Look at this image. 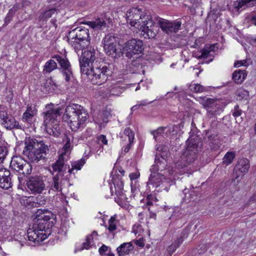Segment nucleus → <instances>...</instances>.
Masks as SVG:
<instances>
[{"label": "nucleus", "mask_w": 256, "mask_h": 256, "mask_svg": "<svg viewBox=\"0 0 256 256\" xmlns=\"http://www.w3.org/2000/svg\"><path fill=\"white\" fill-rule=\"evenodd\" d=\"M115 189H116V194L120 196L122 194V190H124V183L122 182H120L119 184H117L116 186L114 184Z\"/></svg>", "instance_id": "8fccbe9b"}, {"label": "nucleus", "mask_w": 256, "mask_h": 256, "mask_svg": "<svg viewBox=\"0 0 256 256\" xmlns=\"http://www.w3.org/2000/svg\"><path fill=\"white\" fill-rule=\"evenodd\" d=\"M126 16L127 22L140 32L145 38H153L156 36L158 27L148 12L138 8H132L127 11Z\"/></svg>", "instance_id": "f03ea898"}, {"label": "nucleus", "mask_w": 256, "mask_h": 256, "mask_svg": "<svg viewBox=\"0 0 256 256\" xmlns=\"http://www.w3.org/2000/svg\"><path fill=\"white\" fill-rule=\"evenodd\" d=\"M36 112L37 110L34 107L28 106L22 117V121L27 124L28 127L32 124V118L36 115Z\"/></svg>", "instance_id": "5701e85b"}, {"label": "nucleus", "mask_w": 256, "mask_h": 256, "mask_svg": "<svg viewBox=\"0 0 256 256\" xmlns=\"http://www.w3.org/2000/svg\"><path fill=\"white\" fill-rule=\"evenodd\" d=\"M88 117L87 111L81 106L76 104L66 107L62 118L68 123L72 130L76 131L84 126Z\"/></svg>", "instance_id": "7ed1b4c3"}, {"label": "nucleus", "mask_w": 256, "mask_h": 256, "mask_svg": "<svg viewBox=\"0 0 256 256\" xmlns=\"http://www.w3.org/2000/svg\"><path fill=\"white\" fill-rule=\"evenodd\" d=\"M26 184L28 188L34 194H41L45 190L44 181L42 177L39 176L30 177Z\"/></svg>", "instance_id": "2eb2a0df"}, {"label": "nucleus", "mask_w": 256, "mask_h": 256, "mask_svg": "<svg viewBox=\"0 0 256 256\" xmlns=\"http://www.w3.org/2000/svg\"><path fill=\"white\" fill-rule=\"evenodd\" d=\"M72 46L75 50V51L78 54L79 51L82 50V52L84 51L85 49L84 48L88 44H86L85 43L83 42H80L78 40H75L74 42H72Z\"/></svg>", "instance_id": "c9c22d12"}, {"label": "nucleus", "mask_w": 256, "mask_h": 256, "mask_svg": "<svg viewBox=\"0 0 256 256\" xmlns=\"http://www.w3.org/2000/svg\"><path fill=\"white\" fill-rule=\"evenodd\" d=\"M117 38L114 34H108L103 38L104 49L105 52L108 56L115 57L118 55L116 48Z\"/></svg>", "instance_id": "4468645a"}, {"label": "nucleus", "mask_w": 256, "mask_h": 256, "mask_svg": "<svg viewBox=\"0 0 256 256\" xmlns=\"http://www.w3.org/2000/svg\"><path fill=\"white\" fill-rule=\"evenodd\" d=\"M18 10V6H14L10 10V12H14V13Z\"/></svg>", "instance_id": "338daca9"}, {"label": "nucleus", "mask_w": 256, "mask_h": 256, "mask_svg": "<svg viewBox=\"0 0 256 256\" xmlns=\"http://www.w3.org/2000/svg\"><path fill=\"white\" fill-rule=\"evenodd\" d=\"M38 221H41L44 223H46L50 226H52L54 224V215L48 210H40L38 212Z\"/></svg>", "instance_id": "412c9836"}, {"label": "nucleus", "mask_w": 256, "mask_h": 256, "mask_svg": "<svg viewBox=\"0 0 256 256\" xmlns=\"http://www.w3.org/2000/svg\"><path fill=\"white\" fill-rule=\"evenodd\" d=\"M246 74L244 71L236 70L232 74V79L237 84H241L245 79Z\"/></svg>", "instance_id": "473e14b6"}, {"label": "nucleus", "mask_w": 256, "mask_h": 256, "mask_svg": "<svg viewBox=\"0 0 256 256\" xmlns=\"http://www.w3.org/2000/svg\"><path fill=\"white\" fill-rule=\"evenodd\" d=\"M116 217L114 216H112L108 222V230L110 232H112L116 230Z\"/></svg>", "instance_id": "a18cd8bd"}, {"label": "nucleus", "mask_w": 256, "mask_h": 256, "mask_svg": "<svg viewBox=\"0 0 256 256\" xmlns=\"http://www.w3.org/2000/svg\"><path fill=\"white\" fill-rule=\"evenodd\" d=\"M57 13V10L56 8H52L44 12L43 14H42L40 16V20H46L47 19L51 18L54 14Z\"/></svg>", "instance_id": "4c0bfd02"}, {"label": "nucleus", "mask_w": 256, "mask_h": 256, "mask_svg": "<svg viewBox=\"0 0 256 256\" xmlns=\"http://www.w3.org/2000/svg\"><path fill=\"white\" fill-rule=\"evenodd\" d=\"M52 58L58 62L62 70L64 76H65V80L68 82L72 76V71L68 59L60 55H54L52 56Z\"/></svg>", "instance_id": "6ab92c4d"}, {"label": "nucleus", "mask_w": 256, "mask_h": 256, "mask_svg": "<svg viewBox=\"0 0 256 256\" xmlns=\"http://www.w3.org/2000/svg\"><path fill=\"white\" fill-rule=\"evenodd\" d=\"M242 114V110L239 108V106L238 105H236L234 106V110L232 113V115L234 117H238L241 115Z\"/></svg>", "instance_id": "5fc2aeb1"}, {"label": "nucleus", "mask_w": 256, "mask_h": 256, "mask_svg": "<svg viewBox=\"0 0 256 256\" xmlns=\"http://www.w3.org/2000/svg\"><path fill=\"white\" fill-rule=\"evenodd\" d=\"M44 144L42 141L38 142L36 139L30 138H26L24 142V144Z\"/></svg>", "instance_id": "603ef678"}, {"label": "nucleus", "mask_w": 256, "mask_h": 256, "mask_svg": "<svg viewBox=\"0 0 256 256\" xmlns=\"http://www.w3.org/2000/svg\"><path fill=\"white\" fill-rule=\"evenodd\" d=\"M108 246L106 245L103 244L100 248H99V252L100 254H102L104 252H106L108 250Z\"/></svg>", "instance_id": "680f3d73"}, {"label": "nucleus", "mask_w": 256, "mask_h": 256, "mask_svg": "<svg viewBox=\"0 0 256 256\" xmlns=\"http://www.w3.org/2000/svg\"><path fill=\"white\" fill-rule=\"evenodd\" d=\"M18 10V6H14L10 10V12H14V13Z\"/></svg>", "instance_id": "69168bd1"}, {"label": "nucleus", "mask_w": 256, "mask_h": 256, "mask_svg": "<svg viewBox=\"0 0 256 256\" xmlns=\"http://www.w3.org/2000/svg\"><path fill=\"white\" fill-rule=\"evenodd\" d=\"M196 145H187L186 150L182 153L181 156L182 162H177L176 166L178 167L186 166L187 164L193 162L196 156Z\"/></svg>", "instance_id": "dca6fc26"}, {"label": "nucleus", "mask_w": 256, "mask_h": 256, "mask_svg": "<svg viewBox=\"0 0 256 256\" xmlns=\"http://www.w3.org/2000/svg\"><path fill=\"white\" fill-rule=\"evenodd\" d=\"M189 89L192 92H202L206 90L205 88L200 84H191L189 86Z\"/></svg>", "instance_id": "a19ab883"}, {"label": "nucleus", "mask_w": 256, "mask_h": 256, "mask_svg": "<svg viewBox=\"0 0 256 256\" xmlns=\"http://www.w3.org/2000/svg\"><path fill=\"white\" fill-rule=\"evenodd\" d=\"M32 170V166L31 164L26 161L22 168V170H20V171H22L21 172L24 175H28L31 173Z\"/></svg>", "instance_id": "c03bdc74"}, {"label": "nucleus", "mask_w": 256, "mask_h": 256, "mask_svg": "<svg viewBox=\"0 0 256 256\" xmlns=\"http://www.w3.org/2000/svg\"><path fill=\"white\" fill-rule=\"evenodd\" d=\"M8 116V114L6 110L4 109L0 110V120L2 122L4 120V119L6 118Z\"/></svg>", "instance_id": "4d7b16f0"}, {"label": "nucleus", "mask_w": 256, "mask_h": 256, "mask_svg": "<svg viewBox=\"0 0 256 256\" xmlns=\"http://www.w3.org/2000/svg\"><path fill=\"white\" fill-rule=\"evenodd\" d=\"M143 232V230L142 228V226L140 225L136 226L134 225L133 228V232L136 234L140 235L141 233Z\"/></svg>", "instance_id": "6e6d98bb"}, {"label": "nucleus", "mask_w": 256, "mask_h": 256, "mask_svg": "<svg viewBox=\"0 0 256 256\" xmlns=\"http://www.w3.org/2000/svg\"><path fill=\"white\" fill-rule=\"evenodd\" d=\"M235 158V154L233 152H228L223 158V164L228 165L231 164Z\"/></svg>", "instance_id": "ea45409f"}, {"label": "nucleus", "mask_w": 256, "mask_h": 256, "mask_svg": "<svg viewBox=\"0 0 256 256\" xmlns=\"http://www.w3.org/2000/svg\"><path fill=\"white\" fill-rule=\"evenodd\" d=\"M215 128V126H213L212 128L210 130H208V132H206V136H208V138H210L212 137V132H214V129Z\"/></svg>", "instance_id": "e2e57ef3"}, {"label": "nucleus", "mask_w": 256, "mask_h": 256, "mask_svg": "<svg viewBox=\"0 0 256 256\" xmlns=\"http://www.w3.org/2000/svg\"><path fill=\"white\" fill-rule=\"evenodd\" d=\"M168 150L166 145H159L156 148V154L154 164L150 168L151 174L147 182L149 188H158L162 186L167 178H170L174 170L167 168L166 158L168 154Z\"/></svg>", "instance_id": "f257e3e1"}, {"label": "nucleus", "mask_w": 256, "mask_h": 256, "mask_svg": "<svg viewBox=\"0 0 256 256\" xmlns=\"http://www.w3.org/2000/svg\"><path fill=\"white\" fill-rule=\"evenodd\" d=\"M122 137L124 138L125 142L132 144L134 138V132L130 128H127L124 130Z\"/></svg>", "instance_id": "c756f323"}, {"label": "nucleus", "mask_w": 256, "mask_h": 256, "mask_svg": "<svg viewBox=\"0 0 256 256\" xmlns=\"http://www.w3.org/2000/svg\"><path fill=\"white\" fill-rule=\"evenodd\" d=\"M82 74L88 76V78L93 84L101 85L105 83L110 76V72L106 66L94 67L92 66L86 72H82Z\"/></svg>", "instance_id": "0eeeda50"}, {"label": "nucleus", "mask_w": 256, "mask_h": 256, "mask_svg": "<svg viewBox=\"0 0 256 256\" xmlns=\"http://www.w3.org/2000/svg\"><path fill=\"white\" fill-rule=\"evenodd\" d=\"M26 160L20 157H13L10 163V167L14 170L20 172Z\"/></svg>", "instance_id": "c85d7f7f"}, {"label": "nucleus", "mask_w": 256, "mask_h": 256, "mask_svg": "<svg viewBox=\"0 0 256 256\" xmlns=\"http://www.w3.org/2000/svg\"><path fill=\"white\" fill-rule=\"evenodd\" d=\"M58 174L52 177L50 182V188L55 192H60L63 194V191L67 190L70 186L68 181L63 178L64 172H57Z\"/></svg>", "instance_id": "ddd939ff"}, {"label": "nucleus", "mask_w": 256, "mask_h": 256, "mask_svg": "<svg viewBox=\"0 0 256 256\" xmlns=\"http://www.w3.org/2000/svg\"><path fill=\"white\" fill-rule=\"evenodd\" d=\"M237 93V96L240 100L244 98L247 99L249 96L248 92L244 89L238 90Z\"/></svg>", "instance_id": "de8ad7c7"}, {"label": "nucleus", "mask_w": 256, "mask_h": 256, "mask_svg": "<svg viewBox=\"0 0 256 256\" xmlns=\"http://www.w3.org/2000/svg\"><path fill=\"white\" fill-rule=\"evenodd\" d=\"M110 114L108 112H100L98 117V122H107L108 117Z\"/></svg>", "instance_id": "37998d69"}, {"label": "nucleus", "mask_w": 256, "mask_h": 256, "mask_svg": "<svg viewBox=\"0 0 256 256\" xmlns=\"http://www.w3.org/2000/svg\"><path fill=\"white\" fill-rule=\"evenodd\" d=\"M130 148V145H127L124 148V152H127Z\"/></svg>", "instance_id": "774afa93"}, {"label": "nucleus", "mask_w": 256, "mask_h": 256, "mask_svg": "<svg viewBox=\"0 0 256 256\" xmlns=\"http://www.w3.org/2000/svg\"><path fill=\"white\" fill-rule=\"evenodd\" d=\"M84 164V160L82 159L72 162V168L68 170V172L72 174L74 170H80Z\"/></svg>", "instance_id": "e433bc0d"}, {"label": "nucleus", "mask_w": 256, "mask_h": 256, "mask_svg": "<svg viewBox=\"0 0 256 256\" xmlns=\"http://www.w3.org/2000/svg\"><path fill=\"white\" fill-rule=\"evenodd\" d=\"M32 226L34 230H36L39 234L44 233L46 234V239L50 234V226L48 225L46 223L38 221L37 223L34 224Z\"/></svg>", "instance_id": "a878e982"}, {"label": "nucleus", "mask_w": 256, "mask_h": 256, "mask_svg": "<svg viewBox=\"0 0 256 256\" xmlns=\"http://www.w3.org/2000/svg\"><path fill=\"white\" fill-rule=\"evenodd\" d=\"M96 142L98 144H107L108 140L106 136L104 134L98 136L96 137Z\"/></svg>", "instance_id": "3c124183"}, {"label": "nucleus", "mask_w": 256, "mask_h": 256, "mask_svg": "<svg viewBox=\"0 0 256 256\" xmlns=\"http://www.w3.org/2000/svg\"><path fill=\"white\" fill-rule=\"evenodd\" d=\"M180 126L174 125L172 126H160L156 130L150 132L156 142L166 143L168 139L176 138L177 134L180 132Z\"/></svg>", "instance_id": "39448f33"}, {"label": "nucleus", "mask_w": 256, "mask_h": 256, "mask_svg": "<svg viewBox=\"0 0 256 256\" xmlns=\"http://www.w3.org/2000/svg\"><path fill=\"white\" fill-rule=\"evenodd\" d=\"M13 176L6 168L0 169V187L8 190L12 186Z\"/></svg>", "instance_id": "aec40b11"}, {"label": "nucleus", "mask_w": 256, "mask_h": 256, "mask_svg": "<svg viewBox=\"0 0 256 256\" xmlns=\"http://www.w3.org/2000/svg\"><path fill=\"white\" fill-rule=\"evenodd\" d=\"M133 248L134 247L130 242H124L116 248V251L118 256H124L129 254Z\"/></svg>", "instance_id": "cd10ccee"}, {"label": "nucleus", "mask_w": 256, "mask_h": 256, "mask_svg": "<svg viewBox=\"0 0 256 256\" xmlns=\"http://www.w3.org/2000/svg\"><path fill=\"white\" fill-rule=\"evenodd\" d=\"M184 241V239L182 237H180L178 238V240L173 244H172L168 248L167 251L170 256L176 250V248L180 246L181 244Z\"/></svg>", "instance_id": "f704fd0d"}, {"label": "nucleus", "mask_w": 256, "mask_h": 256, "mask_svg": "<svg viewBox=\"0 0 256 256\" xmlns=\"http://www.w3.org/2000/svg\"><path fill=\"white\" fill-rule=\"evenodd\" d=\"M202 139L196 134H191L186 140V144H199L202 142Z\"/></svg>", "instance_id": "58836bf2"}, {"label": "nucleus", "mask_w": 256, "mask_h": 256, "mask_svg": "<svg viewBox=\"0 0 256 256\" xmlns=\"http://www.w3.org/2000/svg\"><path fill=\"white\" fill-rule=\"evenodd\" d=\"M250 166V162L247 158L239 159L234 168V178L238 180V182L241 180L242 176L248 172Z\"/></svg>", "instance_id": "a211bd4d"}, {"label": "nucleus", "mask_w": 256, "mask_h": 256, "mask_svg": "<svg viewBox=\"0 0 256 256\" xmlns=\"http://www.w3.org/2000/svg\"><path fill=\"white\" fill-rule=\"evenodd\" d=\"M197 100L207 110V116L209 118H215L216 115L219 114L221 110L220 100L206 96L198 97Z\"/></svg>", "instance_id": "1a4fd4ad"}, {"label": "nucleus", "mask_w": 256, "mask_h": 256, "mask_svg": "<svg viewBox=\"0 0 256 256\" xmlns=\"http://www.w3.org/2000/svg\"><path fill=\"white\" fill-rule=\"evenodd\" d=\"M27 234L28 240L34 242H39L46 240V234H39L32 226L28 230Z\"/></svg>", "instance_id": "4be33fe9"}, {"label": "nucleus", "mask_w": 256, "mask_h": 256, "mask_svg": "<svg viewBox=\"0 0 256 256\" xmlns=\"http://www.w3.org/2000/svg\"><path fill=\"white\" fill-rule=\"evenodd\" d=\"M62 113V108H60L46 107V111L43 113L46 132L50 135L58 136L60 134V121L58 117Z\"/></svg>", "instance_id": "20e7f679"}, {"label": "nucleus", "mask_w": 256, "mask_h": 256, "mask_svg": "<svg viewBox=\"0 0 256 256\" xmlns=\"http://www.w3.org/2000/svg\"><path fill=\"white\" fill-rule=\"evenodd\" d=\"M135 244L140 247H143L144 246V240L143 238H140L139 240H135Z\"/></svg>", "instance_id": "052dcab7"}, {"label": "nucleus", "mask_w": 256, "mask_h": 256, "mask_svg": "<svg viewBox=\"0 0 256 256\" xmlns=\"http://www.w3.org/2000/svg\"><path fill=\"white\" fill-rule=\"evenodd\" d=\"M140 176V174L139 172H133L130 173L129 174V177L131 180H135L137 179Z\"/></svg>", "instance_id": "bf43d9fd"}, {"label": "nucleus", "mask_w": 256, "mask_h": 256, "mask_svg": "<svg viewBox=\"0 0 256 256\" xmlns=\"http://www.w3.org/2000/svg\"><path fill=\"white\" fill-rule=\"evenodd\" d=\"M2 124L7 129H20L24 130V127L19 124L16 119L12 116H8L4 121L2 122Z\"/></svg>", "instance_id": "393cba45"}, {"label": "nucleus", "mask_w": 256, "mask_h": 256, "mask_svg": "<svg viewBox=\"0 0 256 256\" xmlns=\"http://www.w3.org/2000/svg\"><path fill=\"white\" fill-rule=\"evenodd\" d=\"M8 149L4 146H0V161L2 162L8 154Z\"/></svg>", "instance_id": "09e8293b"}, {"label": "nucleus", "mask_w": 256, "mask_h": 256, "mask_svg": "<svg viewBox=\"0 0 256 256\" xmlns=\"http://www.w3.org/2000/svg\"><path fill=\"white\" fill-rule=\"evenodd\" d=\"M72 150L71 145H64L59 150V158L52 165V168L54 172H65L68 168H70L69 166L65 163L70 158Z\"/></svg>", "instance_id": "6e6552de"}, {"label": "nucleus", "mask_w": 256, "mask_h": 256, "mask_svg": "<svg viewBox=\"0 0 256 256\" xmlns=\"http://www.w3.org/2000/svg\"><path fill=\"white\" fill-rule=\"evenodd\" d=\"M246 63L247 62L246 60H238L234 63V66L235 67H240L242 66H245L246 65Z\"/></svg>", "instance_id": "13d9d810"}, {"label": "nucleus", "mask_w": 256, "mask_h": 256, "mask_svg": "<svg viewBox=\"0 0 256 256\" xmlns=\"http://www.w3.org/2000/svg\"><path fill=\"white\" fill-rule=\"evenodd\" d=\"M94 235L96 236L97 233L96 232H94L92 235L88 236L86 238V242L83 244V248L86 249L90 248L93 244V236Z\"/></svg>", "instance_id": "79ce46f5"}, {"label": "nucleus", "mask_w": 256, "mask_h": 256, "mask_svg": "<svg viewBox=\"0 0 256 256\" xmlns=\"http://www.w3.org/2000/svg\"><path fill=\"white\" fill-rule=\"evenodd\" d=\"M256 5V0H236L233 4L234 8L237 11L245 10Z\"/></svg>", "instance_id": "b1692460"}, {"label": "nucleus", "mask_w": 256, "mask_h": 256, "mask_svg": "<svg viewBox=\"0 0 256 256\" xmlns=\"http://www.w3.org/2000/svg\"><path fill=\"white\" fill-rule=\"evenodd\" d=\"M96 58L95 50L92 47L86 48L84 51L82 52V54L79 58L81 72H86V70L94 66L93 63Z\"/></svg>", "instance_id": "9d476101"}, {"label": "nucleus", "mask_w": 256, "mask_h": 256, "mask_svg": "<svg viewBox=\"0 0 256 256\" xmlns=\"http://www.w3.org/2000/svg\"><path fill=\"white\" fill-rule=\"evenodd\" d=\"M63 142L65 144H75L79 142L78 136H75L72 134L68 133L66 134L63 138Z\"/></svg>", "instance_id": "72a5a7b5"}, {"label": "nucleus", "mask_w": 256, "mask_h": 256, "mask_svg": "<svg viewBox=\"0 0 256 256\" xmlns=\"http://www.w3.org/2000/svg\"><path fill=\"white\" fill-rule=\"evenodd\" d=\"M200 54L198 56V58L199 59L206 58L209 56H213V54L214 53V47H206L202 49L200 51Z\"/></svg>", "instance_id": "2f4dec72"}, {"label": "nucleus", "mask_w": 256, "mask_h": 256, "mask_svg": "<svg viewBox=\"0 0 256 256\" xmlns=\"http://www.w3.org/2000/svg\"><path fill=\"white\" fill-rule=\"evenodd\" d=\"M70 38L84 42L86 44H89L90 38L88 30L84 28L78 27L70 32L68 39Z\"/></svg>", "instance_id": "f3484780"}, {"label": "nucleus", "mask_w": 256, "mask_h": 256, "mask_svg": "<svg viewBox=\"0 0 256 256\" xmlns=\"http://www.w3.org/2000/svg\"><path fill=\"white\" fill-rule=\"evenodd\" d=\"M86 24L94 30H102L106 26V22L102 18H98L93 21L87 22Z\"/></svg>", "instance_id": "bb28decb"}, {"label": "nucleus", "mask_w": 256, "mask_h": 256, "mask_svg": "<svg viewBox=\"0 0 256 256\" xmlns=\"http://www.w3.org/2000/svg\"><path fill=\"white\" fill-rule=\"evenodd\" d=\"M45 145H26L23 150V154L33 162H38L46 152Z\"/></svg>", "instance_id": "9b49d317"}, {"label": "nucleus", "mask_w": 256, "mask_h": 256, "mask_svg": "<svg viewBox=\"0 0 256 256\" xmlns=\"http://www.w3.org/2000/svg\"><path fill=\"white\" fill-rule=\"evenodd\" d=\"M6 99L7 102H10L13 99L14 94L12 90H9L6 92Z\"/></svg>", "instance_id": "864d4df0"}, {"label": "nucleus", "mask_w": 256, "mask_h": 256, "mask_svg": "<svg viewBox=\"0 0 256 256\" xmlns=\"http://www.w3.org/2000/svg\"><path fill=\"white\" fill-rule=\"evenodd\" d=\"M150 102H146V100H142V102H140V104H138V106H146L148 104H150Z\"/></svg>", "instance_id": "0e129e2a"}, {"label": "nucleus", "mask_w": 256, "mask_h": 256, "mask_svg": "<svg viewBox=\"0 0 256 256\" xmlns=\"http://www.w3.org/2000/svg\"><path fill=\"white\" fill-rule=\"evenodd\" d=\"M154 24L158 27V31L159 26L162 30L167 34L177 32L180 28L182 23L180 21L170 22L167 20L162 19L158 16H154Z\"/></svg>", "instance_id": "f8f14e48"}, {"label": "nucleus", "mask_w": 256, "mask_h": 256, "mask_svg": "<svg viewBox=\"0 0 256 256\" xmlns=\"http://www.w3.org/2000/svg\"><path fill=\"white\" fill-rule=\"evenodd\" d=\"M143 50V42L137 39H132L125 44L124 50L126 56L130 59H136L132 61V65L136 66L140 64L141 58L140 54Z\"/></svg>", "instance_id": "423d86ee"}, {"label": "nucleus", "mask_w": 256, "mask_h": 256, "mask_svg": "<svg viewBox=\"0 0 256 256\" xmlns=\"http://www.w3.org/2000/svg\"><path fill=\"white\" fill-rule=\"evenodd\" d=\"M246 19L248 22L256 26V10L249 14Z\"/></svg>", "instance_id": "49530a36"}, {"label": "nucleus", "mask_w": 256, "mask_h": 256, "mask_svg": "<svg viewBox=\"0 0 256 256\" xmlns=\"http://www.w3.org/2000/svg\"><path fill=\"white\" fill-rule=\"evenodd\" d=\"M58 68V65L54 60L50 59L48 60L44 66V73H50Z\"/></svg>", "instance_id": "7c9ffc66"}]
</instances>
